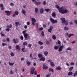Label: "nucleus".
Wrapping results in <instances>:
<instances>
[{
    "mask_svg": "<svg viewBox=\"0 0 77 77\" xmlns=\"http://www.w3.org/2000/svg\"><path fill=\"white\" fill-rule=\"evenodd\" d=\"M10 5L12 6H14V4L13 3H10Z\"/></svg>",
    "mask_w": 77,
    "mask_h": 77,
    "instance_id": "53",
    "label": "nucleus"
},
{
    "mask_svg": "<svg viewBox=\"0 0 77 77\" xmlns=\"http://www.w3.org/2000/svg\"><path fill=\"white\" fill-rule=\"evenodd\" d=\"M23 45L24 46L27 45V43L26 42H23Z\"/></svg>",
    "mask_w": 77,
    "mask_h": 77,
    "instance_id": "34",
    "label": "nucleus"
},
{
    "mask_svg": "<svg viewBox=\"0 0 77 77\" xmlns=\"http://www.w3.org/2000/svg\"><path fill=\"white\" fill-rule=\"evenodd\" d=\"M2 46H5V45H7V44L6 43H3L2 44Z\"/></svg>",
    "mask_w": 77,
    "mask_h": 77,
    "instance_id": "47",
    "label": "nucleus"
},
{
    "mask_svg": "<svg viewBox=\"0 0 77 77\" xmlns=\"http://www.w3.org/2000/svg\"><path fill=\"white\" fill-rule=\"evenodd\" d=\"M50 9L49 8H47V9H46L45 10V11H46L47 12H49V11H50Z\"/></svg>",
    "mask_w": 77,
    "mask_h": 77,
    "instance_id": "33",
    "label": "nucleus"
},
{
    "mask_svg": "<svg viewBox=\"0 0 77 77\" xmlns=\"http://www.w3.org/2000/svg\"><path fill=\"white\" fill-rule=\"evenodd\" d=\"M51 21L52 22V24H54L55 23H57V20H51Z\"/></svg>",
    "mask_w": 77,
    "mask_h": 77,
    "instance_id": "8",
    "label": "nucleus"
},
{
    "mask_svg": "<svg viewBox=\"0 0 77 77\" xmlns=\"http://www.w3.org/2000/svg\"><path fill=\"white\" fill-rule=\"evenodd\" d=\"M32 44H29L28 45V47L29 48H30V47H32Z\"/></svg>",
    "mask_w": 77,
    "mask_h": 77,
    "instance_id": "51",
    "label": "nucleus"
},
{
    "mask_svg": "<svg viewBox=\"0 0 77 77\" xmlns=\"http://www.w3.org/2000/svg\"><path fill=\"white\" fill-rule=\"evenodd\" d=\"M46 44H47V45H48L50 44V41H47Z\"/></svg>",
    "mask_w": 77,
    "mask_h": 77,
    "instance_id": "49",
    "label": "nucleus"
},
{
    "mask_svg": "<svg viewBox=\"0 0 77 77\" xmlns=\"http://www.w3.org/2000/svg\"><path fill=\"white\" fill-rule=\"evenodd\" d=\"M38 44H39V45H43V44H44V43H43V42L41 41H38Z\"/></svg>",
    "mask_w": 77,
    "mask_h": 77,
    "instance_id": "27",
    "label": "nucleus"
},
{
    "mask_svg": "<svg viewBox=\"0 0 77 77\" xmlns=\"http://www.w3.org/2000/svg\"><path fill=\"white\" fill-rule=\"evenodd\" d=\"M55 7L57 8V9L58 10L60 8V6H59L57 5H55Z\"/></svg>",
    "mask_w": 77,
    "mask_h": 77,
    "instance_id": "25",
    "label": "nucleus"
},
{
    "mask_svg": "<svg viewBox=\"0 0 77 77\" xmlns=\"http://www.w3.org/2000/svg\"><path fill=\"white\" fill-rule=\"evenodd\" d=\"M24 29H26L27 28V25H25L24 26Z\"/></svg>",
    "mask_w": 77,
    "mask_h": 77,
    "instance_id": "54",
    "label": "nucleus"
},
{
    "mask_svg": "<svg viewBox=\"0 0 77 77\" xmlns=\"http://www.w3.org/2000/svg\"><path fill=\"white\" fill-rule=\"evenodd\" d=\"M63 10H64V9H63V8L61 7L58 10V12H60V13H61V14H62V13H63Z\"/></svg>",
    "mask_w": 77,
    "mask_h": 77,
    "instance_id": "3",
    "label": "nucleus"
},
{
    "mask_svg": "<svg viewBox=\"0 0 77 77\" xmlns=\"http://www.w3.org/2000/svg\"><path fill=\"white\" fill-rule=\"evenodd\" d=\"M42 36H44V32L43 31H42Z\"/></svg>",
    "mask_w": 77,
    "mask_h": 77,
    "instance_id": "43",
    "label": "nucleus"
},
{
    "mask_svg": "<svg viewBox=\"0 0 77 77\" xmlns=\"http://www.w3.org/2000/svg\"><path fill=\"white\" fill-rule=\"evenodd\" d=\"M1 35L2 36H5V34H3V32H1Z\"/></svg>",
    "mask_w": 77,
    "mask_h": 77,
    "instance_id": "36",
    "label": "nucleus"
},
{
    "mask_svg": "<svg viewBox=\"0 0 77 77\" xmlns=\"http://www.w3.org/2000/svg\"><path fill=\"white\" fill-rule=\"evenodd\" d=\"M20 39L22 41H23L24 39V37L23 35H21L20 37Z\"/></svg>",
    "mask_w": 77,
    "mask_h": 77,
    "instance_id": "37",
    "label": "nucleus"
},
{
    "mask_svg": "<svg viewBox=\"0 0 77 77\" xmlns=\"http://www.w3.org/2000/svg\"><path fill=\"white\" fill-rule=\"evenodd\" d=\"M61 69L62 68H61V67H60V66H59L57 67L56 68V70H60V69Z\"/></svg>",
    "mask_w": 77,
    "mask_h": 77,
    "instance_id": "20",
    "label": "nucleus"
},
{
    "mask_svg": "<svg viewBox=\"0 0 77 77\" xmlns=\"http://www.w3.org/2000/svg\"><path fill=\"white\" fill-rule=\"evenodd\" d=\"M27 24L28 25V26L30 25V22H28L27 23Z\"/></svg>",
    "mask_w": 77,
    "mask_h": 77,
    "instance_id": "63",
    "label": "nucleus"
},
{
    "mask_svg": "<svg viewBox=\"0 0 77 77\" xmlns=\"http://www.w3.org/2000/svg\"><path fill=\"white\" fill-rule=\"evenodd\" d=\"M14 14L16 15H18L19 14V13L18 11H15L14 12Z\"/></svg>",
    "mask_w": 77,
    "mask_h": 77,
    "instance_id": "19",
    "label": "nucleus"
},
{
    "mask_svg": "<svg viewBox=\"0 0 77 77\" xmlns=\"http://www.w3.org/2000/svg\"><path fill=\"white\" fill-rule=\"evenodd\" d=\"M49 72H51V71L52 72H54V70H53V69L50 68L49 69Z\"/></svg>",
    "mask_w": 77,
    "mask_h": 77,
    "instance_id": "23",
    "label": "nucleus"
},
{
    "mask_svg": "<svg viewBox=\"0 0 77 77\" xmlns=\"http://www.w3.org/2000/svg\"><path fill=\"white\" fill-rule=\"evenodd\" d=\"M54 48L55 50H57V49H58V48H59V46H54Z\"/></svg>",
    "mask_w": 77,
    "mask_h": 77,
    "instance_id": "45",
    "label": "nucleus"
},
{
    "mask_svg": "<svg viewBox=\"0 0 77 77\" xmlns=\"http://www.w3.org/2000/svg\"><path fill=\"white\" fill-rule=\"evenodd\" d=\"M39 30H40V31H41L42 30H43V28L42 27H41L39 28Z\"/></svg>",
    "mask_w": 77,
    "mask_h": 77,
    "instance_id": "55",
    "label": "nucleus"
},
{
    "mask_svg": "<svg viewBox=\"0 0 77 77\" xmlns=\"http://www.w3.org/2000/svg\"><path fill=\"white\" fill-rule=\"evenodd\" d=\"M32 24L33 26H35V23L33 21H32Z\"/></svg>",
    "mask_w": 77,
    "mask_h": 77,
    "instance_id": "52",
    "label": "nucleus"
},
{
    "mask_svg": "<svg viewBox=\"0 0 77 77\" xmlns=\"http://www.w3.org/2000/svg\"><path fill=\"white\" fill-rule=\"evenodd\" d=\"M71 65H74V63L73 62H71L70 63Z\"/></svg>",
    "mask_w": 77,
    "mask_h": 77,
    "instance_id": "58",
    "label": "nucleus"
},
{
    "mask_svg": "<svg viewBox=\"0 0 77 77\" xmlns=\"http://www.w3.org/2000/svg\"><path fill=\"white\" fill-rule=\"evenodd\" d=\"M38 57L39 58H41L43 57L42 55L41 54H38Z\"/></svg>",
    "mask_w": 77,
    "mask_h": 77,
    "instance_id": "17",
    "label": "nucleus"
},
{
    "mask_svg": "<svg viewBox=\"0 0 77 77\" xmlns=\"http://www.w3.org/2000/svg\"><path fill=\"white\" fill-rule=\"evenodd\" d=\"M52 17H55L56 16V14L54 13H52Z\"/></svg>",
    "mask_w": 77,
    "mask_h": 77,
    "instance_id": "44",
    "label": "nucleus"
},
{
    "mask_svg": "<svg viewBox=\"0 0 77 77\" xmlns=\"http://www.w3.org/2000/svg\"><path fill=\"white\" fill-rule=\"evenodd\" d=\"M40 76H41L40 74L37 75V77H40Z\"/></svg>",
    "mask_w": 77,
    "mask_h": 77,
    "instance_id": "64",
    "label": "nucleus"
},
{
    "mask_svg": "<svg viewBox=\"0 0 77 77\" xmlns=\"http://www.w3.org/2000/svg\"><path fill=\"white\" fill-rule=\"evenodd\" d=\"M6 40L7 41H8V42H9V38L7 37L6 38Z\"/></svg>",
    "mask_w": 77,
    "mask_h": 77,
    "instance_id": "56",
    "label": "nucleus"
},
{
    "mask_svg": "<svg viewBox=\"0 0 77 77\" xmlns=\"http://www.w3.org/2000/svg\"><path fill=\"white\" fill-rule=\"evenodd\" d=\"M64 30H68L69 28L67 27V26H65L64 28Z\"/></svg>",
    "mask_w": 77,
    "mask_h": 77,
    "instance_id": "28",
    "label": "nucleus"
},
{
    "mask_svg": "<svg viewBox=\"0 0 77 77\" xmlns=\"http://www.w3.org/2000/svg\"><path fill=\"white\" fill-rule=\"evenodd\" d=\"M35 2L36 5H39L41 4V2H37L36 1H35Z\"/></svg>",
    "mask_w": 77,
    "mask_h": 77,
    "instance_id": "12",
    "label": "nucleus"
},
{
    "mask_svg": "<svg viewBox=\"0 0 77 77\" xmlns=\"http://www.w3.org/2000/svg\"><path fill=\"white\" fill-rule=\"evenodd\" d=\"M32 20V21L35 22V23L36 22V20Z\"/></svg>",
    "mask_w": 77,
    "mask_h": 77,
    "instance_id": "61",
    "label": "nucleus"
},
{
    "mask_svg": "<svg viewBox=\"0 0 77 77\" xmlns=\"http://www.w3.org/2000/svg\"><path fill=\"white\" fill-rule=\"evenodd\" d=\"M42 68L43 69H48V66H46L45 64H44Z\"/></svg>",
    "mask_w": 77,
    "mask_h": 77,
    "instance_id": "7",
    "label": "nucleus"
},
{
    "mask_svg": "<svg viewBox=\"0 0 77 77\" xmlns=\"http://www.w3.org/2000/svg\"><path fill=\"white\" fill-rule=\"evenodd\" d=\"M22 11L23 14H24L25 16H26V11L25 10L22 9Z\"/></svg>",
    "mask_w": 77,
    "mask_h": 77,
    "instance_id": "10",
    "label": "nucleus"
},
{
    "mask_svg": "<svg viewBox=\"0 0 77 77\" xmlns=\"http://www.w3.org/2000/svg\"><path fill=\"white\" fill-rule=\"evenodd\" d=\"M15 24H16L15 26H16V29H18V25L20 26V25H21V23H20L18 22H15Z\"/></svg>",
    "mask_w": 77,
    "mask_h": 77,
    "instance_id": "6",
    "label": "nucleus"
},
{
    "mask_svg": "<svg viewBox=\"0 0 77 77\" xmlns=\"http://www.w3.org/2000/svg\"><path fill=\"white\" fill-rule=\"evenodd\" d=\"M52 38L53 39H54V40H56V36H55L54 35H52Z\"/></svg>",
    "mask_w": 77,
    "mask_h": 77,
    "instance_id": "22",
    "label": "nucleus"
},
{
    "mask_svg": "<svg viewBox=\"0 0 77 77\" xmlns=\"http://www.w3.org/2000/svg\"><path fill=\"white\" fill-rule=\"evenodd\" d=\"M13 42L14 44H17V41H16V40L15 38L13 39Z\"/></svg>",
    "mask_w": 77,
    "mask_h": 77,
    "instance_id": "32",
    "label": "nucleus"
},
{
    "mask_svg": "<svg viewBox=\"0 0 77 77\" xmlns=\"http://www.w3.org/2000/svg\"><path fill=\"white\" fill-rule=\"evenodd\" d=\"M16 47L17 49V50H20V46H19V45H17L16 46Z\"/></svg>",
    "mask_w": 77,
    "mask_h": 77,
    "instance_id": "21",
    "label": "nucleus"
},
{
    "mask_svg": "<svg viewBox=\"0 0 77 77\" xmlns=\"http://www.w3.org/2000/svg\"><path fill=\"white\" fill-rule=\"evenodd\" d=\"M32 69H33V70H31V74H33V73H34V69H35V68L32 67L31 68Z\"/></svg>",
    "mask_w": 77,
    "mask_h": 77,
    "instance_id": "15",
    "label": "nucleus"
},
{
    "mask_svg": "<svg viewBox=\"0 0 77 77\" xmlns=\"http://www.w3.org/2000/svg\"><path fill=\"white\" fill-rule=\"evenodd\" d=\"M0 7H1V8H2L3 7V5L2 4H1L0 5Z\"/></svg>",
    "mask_w": 77,
    "mask_h": 77,
    "instance_id": "59",
    "label": "nucleus"
},
{
    "mask_svg": "<svg viewBox=\"0 0 77 77\" xmlns=\"http://www.w3.org/2000/svg\"><path fill=\"white\" fill-rule=\"evenodd\" d=\"M73 69V67L72 66L69 69V71H72Z\"/></svg>",
    "mask_w": 77,
    "mask_h": 77,
    "instance_id": "42",
    "label": "nucleus"
},
{
    "mask_svg": "<svg viewBox=\"0 0 77 77\" xmlns=\"http://www.w3.org/2000/svg\"><path fill=\"white\" fill-rule=\"evenodd\" d=\"M62 20V23L63 25H66V26H67L68 24V22L67 20Z\"/></svg>",
    "mask_w": 77,
    "mask_h": 77,
    "instance_id": "2",
    "label": "nucleus"
},
{
    "mask_svg": "<svg viewBox=\"0 0 77 77\" xmlns=\"http://www.w3.org/2000/svg\"><path fill=\"white\" fill-rule=\"evenodd\" d=\"M51 31H52V30L50 29H48V31L49 32V33H51Z\"/></svg>",
    "mask_w": 77,
    "mask_h": 77,
    "instance_id": "50",
    "label": "nucleus"
},
{
    "mask_svg": "<svg viewBox=\"0 0 77 77\" xmlns=\"http://www.w3.org/2000/svg\"><path fill=\"white\" fill-rule=\"evenodd\" d=\"M73 75L74 77H75V76L77 75V70L75 72V73H74Z\"/></svg>",
    "mask_w": 77,
    "mask_h": 77,
    "instance_id": "38",
    "label": "nucleus"
},
{
    "mask_svg": "<svg viewBox=\"0 0 77 77\" xmlns=\"http://www.w3.org/2000/svg\"><path fill=\"white\" fill-rule=\"evenodd\" d=\"M10 55L11 56H14V53H13V52H11L10 53Z\"/></svg>",
    "mask_w": 77,
    "mask_h": 77,
    "instance_id": "48",
    "label": "nucleus"
},
{
    "mask_svg": "<svg viewBox=\"0 0 77 77\" xmlns=\"http://www.w3.org/2000/svg\"><path fill=\"white\" fill-rule=\"evenodd\" d=\"M43 5H46V2L45 1H44L43 2Z\"/></svg>",
    "mask_w": 77,
    "mask_h": 77,
    "instance_id": "57",
    "label": "nucleus"
},
{
    "mask_svg": "<svg viewBox=\"0 0 77 77\" xmlns=\"http://www.w3.org/2000/svg\"><path fill=\"white\" fill-rule=\"evenodd\" d=\"M5 13L7 14V15L8 16H9L11 15V11H5Z\"/></svg>",
    "mask_w": 77,
    "mask_h": 77,
    "instance_id": "5",
    "label": "nucleus"
},
{
    "mask_svg": "<svg viewBox=\"0 0 77 77\" xmlns=\"http://www.w3.org/2000/svg\"><path fill=\"white\" fill-rule=\"evenodd\" d=\"M68 10L66 9H65L64 10H63V13L62 14H66V13H68Z\"/></svg>",
    "mask_w": 77,
    "mask_h": 77,
    "instance_id": "9",
    "label": "nucleus"
},
{
    "mask_svg": "<svg viewBox=\"0 0 77 77\" xmlns=\"http://www.w3.org/2000/svg\"><path fill=\"white\" fill-rule=\"evenodd\" d=\"M27 32V30L26 29L22 32V33L23 34L25 38V40H29L30 39V36H28V33H26Z\"/></svg>",
    "mask_w": 77,
    "mask_h": 77,
    "instance_id": "1",
    "label": "nucleus"
},
{
    "mask_svg": "<svg viewBox=\"0 0 77 77\" xmlns=\"http://www.w3.org/2000/svg\"><path fill=\"white\" fill-rule=\"evenodd\" d=\"M40 61H45V58L42 57L40 59Z\"/></svg>",
    "mask_w": 77,
    "mask_h": 77,
    "instance_id": "13",
    "label": "nucleus"
},
{
    "mask_svg": "<svg viewBox=\"0 0 77 77\" xmlns=\"http://www.w3.org/2000/svg\"><path fill=\"white\" fill-rule=\"evenodd\" d=\"M51 65L52 67H54V63L53 62H50Z\"/></svg>",
    "mask_w": 77,
    "mask_h": 77,
    "instance_id": "18",
    "label": "nucleus"
},
{
    "mask_svg": "<svg viewBox=\"0 0 77 77\" xmlns=\"http://www.w3.org/2000/svg\"><path fill=\"white\" fill-rule=\"evenodd\" d=\"M8 63L10 66H13L15 64V63H11L10 62H8Z\"/></svg>",
    "mask_w": 77,
    "mask_h": 77,
    "instance_id": "14",
    "label": "nucleus"
},
{
    "mask_svg": "<svg viewBox=\"0 0 77 77\" xmlns=\"http://www.w3.org/2000/svg\"><path fill=\"white\" fill-rule=\"evenodd\" d=\"M35 13H36V14L38 13V8H35Z\"/></svg>",
    "mask_w": 77,
    "mask_h": 77,
    "instance_id": "24",
    "label": "nucleus"
},
{
    "mask_svg": "<svg viewBox=\"0 0 77 77\" xmlns=\"http://www.w3.org/2000/svg\"><path fill=\"white\" fill-rule=\"evenodd\" d=\"M67 50H69V51H71L72 50V49L70 48H68L67 49Z\"/></svg>",
    "mask_w": 77,
    "mask_h": 77,
    "instance_id": "46",
    "label": "nucleus"
},
{
    "mask_svg": "<svg viewBox=\"0 0 77 77\" xmlns=\"http://www.w3.org/2000/svg\"><path fill=\"white\" fill-rule=\"evenodd\" d=\"M51 73H49L46 75V77H50L51 76Z\"/></svg>",
    "mask_w": 77,
    "mask_h": 77,
    "instance_id": "40",
    "label": "nucleus"
},
{
    "mask_svg": "<svg viewBox=\"0 0 77 77\" xmlns=\"http://www.w3.org/2000/svg\"><path fill=\"white\" fill-rule=\"evenodd\" d=\"M10 26H9L8 25L7 26V28H11V27H12V25L11 24H10Z\"/></svg>",
    "mask_w": 77,
    "mask_h": 77,
    "instance_id": "31",
    "label": "nucleus"
},
{
    "mask_svg": "<svg viewBox=\"0 0 77 77\" xmlns=\"http://www.w3.org/2000/svg\"><path fill=\"white\" fill-rule=\"evenodd\" d=\"M51 29V30H52L53 29V26H51L50 27V29Z\"/></svg>",
    "mask_w": 77,
    "mask_h": 77,
    "instance_id": "60",
    "label": "nucleus"
},
{
    "mask_svg": "<svg viewBox=\"0 0 77 77\" xmlns=\"http://www.w3.org/2000/svg\"><path fill=\"white\" fill-rule=\"evenodd\" d=\"M14 73V72L12 71V70H11L10 71V74H13Z\"/></svg>",
    "mask_w": 77,
    "mask_h": 77,
    "instance_id": "30",
    "label": "nucleus"
},
{
    "mask_svg": "<svg viewBox=\"0 0 77 77\" xmlns=\"http://www.w3.org/2000/svg\"><path fill=\"white\" fill-rule=\"evenodd\" d=\"M43 13H44V9L41 8L40 10V14H42Z\"/></svg>",
    "mask_w": 77,
    "mask_h": 77,
    "instance_id": "11",
    "label": "nucleus"
},
{
    "mask_svg": "<svg viewBox=\"0 0 77 77\" xmlns=\"http://www.w3.org/2000/svg\"><path fill=\"white\" fill-rule=\"evenodd\" d=\"M74 36L73 34H70L68 35V38H70V37H71V36Z\"/></svg>",
    "mask_w": 77,
    "mask_h": 77,
    "instance_id": "35",
    "label": "nucleus"
},
{
    "mask_svg": "<svg viewBox=\"0 0 77 77\" xmlns=\"http://www.w3.org/2000/svg\"><path fill=\"white\" fill-rule=\"evenodd\" d=\"M44 55H45V56H47V54H48V52L47 51H45L44 52Z\"/></svg>",
    "mask_w": 77,
    "mask_h": 77,
    "instance_id": "26",
    "label": "nucleus"
},
{
    "mask_svg": "<svg viewBox=\"0 0 77 77\" xmlns=\"http://www.w3.org/2000/svg\"><path fill=\"white\" fill-rule=\"evenodd\" d=\"M2 41L3 42H5L6 41V39H3L2 40Z\"/></svg>",
    "mask_w": 77,
    "mask_h": 77,
    "instance_id": "62",
    "label": "nucleus"
},
{
    "mask_svg": "<svg viewBox=\"0 0 77 77\" xmlns=\"http://www.w3.org/2000/svg\"><path fill=\"white\" fill-rule=\"evenodd\" d=\"M58 42H56V44H61V42H60V41H59V40H58L57 41Z\"/></svg>",
    "mask_w": 77,
    "mask_h": 77,
    "instance_id": "41",
    "label": "nucleus"
},
{
    "mask_svg": "<svg viewBox=\"0 0 77 77\" xmlns=\"http://www.w3.org/2000/svg\"><path fill=\"white\" fill-rule=\"evenodd\" d=\"M73 74V73L72 72H69L68 73V75L70 76V75H72Z\"/></svg>",
    "mask_w": 77,
    "mask_h": 77,
    "instance_id": "16",
    "label": "nucleus"
},
{
    "mask_svg": "<svg viewBox=\"0 0 77 77\" xmlns=\"http://www.w3.org/2000/svg\"><path fill=\"white\" fill-rule=\"evenodd\" d=\"M26 63L28 66H30L31 63L29 61H26Z\"/></svg>",
    "mask_w": 77,
    "mask_h": 77,
    "instance_id": "29",
    "label": "nucleus"
},
{
    "mask_svg": "<svg viewBox=\"0 0 77 77\" xmlns=\"http://www.w3.org/2000/svg\"><path fill=\"white\" fill-rule=\"evenodd\" d=\"M25 50V48H22V51L23 52V53L26 52V50Z\"/></svg>",
    "mask_w": 77,
    "mask_h": 77,
    "instance_id": "39",
    "label": "nucleus"
},
{
    "mask_svg": "<svg viewBox=\"0 0 77 77\" xmlns=\"http://www.w3.org/2000/svg\"><path fill=\"white\" fill-rule=\"evenodd\" d=\"M64 47V46L63 45H62V46H61L59 48V49H58L59 51H62V50H63V48Z\"/></svg>",
    "mask_w": 77,
    "mask_h": 77,
    "instance_id": "4",
    "label": "nucleus"
}]
</instances>
